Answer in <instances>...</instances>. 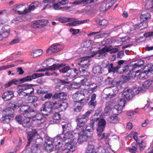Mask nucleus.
I'll return each mask as SVG.
<instances>
[{
  "label": "nucleus",
  "mask_w": 153,
  "mask_h": 153,
  "mask_svg": "<svg viewBox=\"0 0 153 153\" xmlns=\"http://www.w3.org/2000/svg\"><path fill=\"white\" fill-rule=\"evenodd\" d=\"M44 75V74H42L36 73L32 74L31 76H28L21 79L20 81L22 82H25L30 81L32 79H35L40 77L43 76Z\"/></svg>",
  "instance_id": "15"
},
{
  "label": "nucleus",
  "mask_w": 153,
  "mask_h": 153,
  "mask_svg": "<svg viewBox=\"0 0 153 153\" xmlns=\"http://www.w3.org/2000/svg\"><path fill=\"white\" fill-rule=\"evenodd\" d=\"M22 114L26 118L32 119L33 114L31 112L29 109L25 110L22 112Z\"/></svg>",
  "instance_id": "32"
},
{
  "label": "nucleus",
  "mask_w": 153,
  "mask_h": 153,
  "mask_svg": "<svg viewBox=\"0 0 153 153\" xmlns=\"http://www.w3.org/2000/svg\"><path fill=\"white\" fill-rule=\"evenodd\" d=\"M33 91L34 89L32 86L24 84L20 87L18 92L19 94H20L22 95L26 96H29L30 94H32Z\"/></svg>",
  "instance_id": "5"
},
{
  "label": "nucleus",
  "mask_w": 153,
  "mask_h": 153,
  "mask_svg": "<svg viewBox=\"0 0 153 153\" xmlns=\"http://www.w3.org/2000/svg\"><path fill=\"white\" fill-rule=\"evenodd\" d=\"M58 21L62 23H66L69 22L73 21L74 19L70 18H66L64 17H61L57 19Z\"/></svg>",
  "instance_id": "37"
},
{
  "label": "nucleus",
  "mask_w": 153,
  "mask_h": 153,
  "mask_svg": "<svg viewBox=\"0 0 153 153\" xmlns=\"http://www.w3.org/2000/svg\"><path fill=\"white\" fill-rule=\"evenodd\" d=\"M96 95L95 94H93L91 96V101L89 102L88 104L93 106L94 108L96 105V101L95 100Z\"/></svg>",
  "instance_id": "39"
},
{
  "label": "nucleus",
  "mask_w": 153,
  "mask_h": 153,
  "mask_svg": "<svg viewBox=\"0 0 153 153\" xmlns=\"http://www.w3.org/2000/svg\"><path fill=\"white\" fill-rule=\"evenodd\" d=\"M82 59L78 63V65L82 67L79 68L81 74L82 76H88L89 73L87 72L85 69L90 65L89 60L86 59L85 57L82 58Z\"/></svg>",
  "instance_id": "3"
},
{
  "label": "nucleus",
  "mask_w": 153,
  "mask_h": 153,
  "mask_svg": "<svg viewBox=\"0 0 153 153\" xmlns=\"http://www.w3.org/2000/svg\"><path fill=\"white\" fill-rule=\"evenodd\" d=\"M63 48V46L60 45L53 44L46 50V54L49 55L54 53L57 52L62 50Z\"/></svg>",
  "instance_id": "10"
},
{
  "label": "nucleus",
  "mask_w": 153,
  "mask_h": 153,
  "mask_svg": "<svg viewBox=\"0 0 153 153\" xmlns=\"http://www.w3.org/2000/svg\"><path fill=\"white\" fill-rule=\"evenodd\" d=\"M12 118L7 116L3 115L2 117L0 119V121L3 123H8L10 121Z\"/></svg>",
  "instance_id": "40"
},
{
  "label": "nucleus",
  "mask_w": 153,
  "mask_h": 153,
  "mask_svg": "<svg viewBox=\"0 0 153 153\" xmlns=\"http://www.w3.org/2000/svg\"><path fill=\"white\" fill-rule=\"evenodd\" d=\"M152 73V68H150L148 71H145L144 72L140 73L139 75V76L140 79H143L147 78L148 75L147 74L149 73Z\"/></svg>",
  "instance_id": "28"
},
{
  "label": "nucleus",
  "mask_w": 153,
  "mask_h": 153,
  "mask_svg": "<svg viewBox=\"0 0 153 153\" xmlns=\"http://www.w3.org/2000/svg\"><path fill=\"white\" fill-rule=\"evenodd\" d=\"M38 5L39 3L37 2H35L31 4L28 7V9H26V14L30 13L31 11L33 10L38 7Z\"/></svg>",
  "instance_id": "26"
},
{
  "label": "nucleus",
  "mask_w": 153,
  "mask_h": 153,
  "mask_svg": "<svg viewBox=\"0 0 153 153\" xmlns=\"http://www.w3.org/2000/svg\"><path fill=\"white\" fill-rule=\"evenodd\" d=\"M134 95V91L132 90L128 89L122 93V97L126 98L128 100L131 99Z\"/></svg>",
  "instance_id": "17"
},
{
  "label": "nucleus",
  "mask_w": 153,
  "mask_h": 153,
  "mask_svg": "<svg viewBox=\"0 0 153 153\" xmlns=\"http://www.w3.org/2000/svg\"><path fill=\"white\" fill-rule=\"evenodd\" d=\"M30 119L25 118L23 120L22 123V126L24 127H26L29 125L30 120Z\"/></svg>",
  "instance_id": "51"
},
{
  "label": "nucleus",
  "mask_w": 153,
  "mask_h": 153,
  "mask_svg": "<svg viewBox=\"0 0 153 153\" xmlns=\"http://www.w3.org/2000/svg\"><path fill=\"white\" fill-rule=\"evenodd\" d=\"M14 110L13 108H7L5 110H3L2 112L3 115L7 116L12 118L14 117L13 113Z\"/></svg>",
  "instance_id": "23"
},
{
  "label": "nucleus",
  "mask_w": 153,
  "mask_h": 153,
  "mask_svg": "<svg viewBox=\"0 0 153 153\" xmlns=\"http://www.w3.org/2000/svg\"><path fill=\"white\" fill-rule=\"evenodd\" d=\"M25 8L24 5H19L14 6L12 8L13 11L19 14H26V9L22 10Z\"/></svg>",
  "instance_id": "14"
},
{
  "label": "nucleus",
  "mask_w": 153,
  "mask_h": 153,
  "mask_svg": "<svg viewBox=\"0 0 153 153\" xmlns=\"http://www.w3.org/2000/svg\"><path fill=\"white\" fill-rule=\"evenodd\" d=\"M67 95L64 93H59V98L61 100H65L66 99Z\"/></svg>",
  "instance_id": "59"
},
{
  "label": "nucleus",
  "mask_w": 153,
  "mask_h": 153,
  "mask_svg": "<svg viewBox=\"0 0 153 153\" xmlns=\"http://www.w3.org/2000/svg\"><path fill=\"white\" fill-rule=\"evenodd\" d=\"M94 146L89 145L87 147L86 152L91 153H94L95 152V151L94 152Z\"/></svg>",
  "instance_id": "47"
},
{
  "label": "nucleus",
  "mask_w": 153,
  "mask_h": 153,
  "mask_svg": "<svg viewBox=\"0 0 153 153\" xmlns=\"http://www.w3.org/2000/svg\"><path fill=\"white\" fill-rule=\"evenodd\" d=\"M53 121L51 120V123H57L59 122L60 119V115L59 113L55 112L53 113Z\"/></svg>",
  "instance_id": "30"
},
{
  "label": "nucleus",
  "mask_w": 153,
  "mask_h": 153,
  "mask_svg": "<svg viewBox=\"0 0 153 153\" xmlns=\"http://www.w3.org/2000/svg\"><path fill=\"white\" fill-rule=\"evenodd\" d=\"M85 96L83 93H81L80 92L77 91L72 95V98L73 100L76 102H86L85 100Z\"/></svg>",
  "instance_id": "11"
},
{
  "label": "nucleus",
  "mask_w": 153,
  "mask_h": 153,
  "mask_svg": "<svg viewBox=\"0 0 153 153\" xmlns=\"http://www.w3.org/2000/svg\"><path fill=\"white\" fill-rule=\"evenodd\" d=\"M71 125L70 123H65L64 124H62V127L63 129V132L65 135L67 133H69V132H74L71 131L70 130L71 129Z\"/></svg>",
  "instance_id": "27"
},
{
  "label": "nucleus",
  "mask_w": 153,
  "mask_h": 153,
  "mask_svg": "<svg viewBox=\"0 0 153 153\" xmlns=\"http://www.w3.org/2000/svg\"><path fill=\"white\" fill-rule=\"evenodd\" d=\"M48 21L47 20L43 19L35 21L33 25L34 28H39L40 27H43L48 24Z\"/></svg>",
  "instance_id": "18"
},
{
  "label": "nucleus",
  "mask_w": 153,
  "mask_h": 153,
  "mask_svg": "<svg viewBox=\"0 0 153 153\" xmlns=\"http://www.w3.org/2000/svg\"><path fill=\"white\" fill-rule=\"evenodd\" d=\"M10 27L8 25H5L1 29V38L2 39L6 38L10 33Z\"/></svg>",
  "instance_id": "16"
},
{
  "label": "nucleus",
  "mask_w": 153,
  "mask_h": 153,
  "mask_svg": "<svg viewBox=\"0 0 153 153\" xmlns=\"http://www.w3.org/2000/svg\"><path fill=\"white\" fill-rule=\"evenodd\" d=\"M92 71L94 74H100L102 73V68L100 66H96L93 68Z\"/></svg>",
  "instance_id": "34"
},
{
  "label": "nucleus",
  "mask_w": 153,
  "mask_h": 153,
  "mask_svg": "<svg viewBox=\"0 0 153 153\" xmlns=\"http://www.w3.org/2000/svg\"><path fill=\"white\" fill-rule=\"evenodd\" d=\"M108 51V49L106 47H104L97 51H91V54L90 56H88L87 57L90 58L94 56L95 58L97 59L103 58L106 56L107 55V52Z\"/></svg>",
  "instance_id": "6"
},
{
  "label": "nucleus",
  "mask_w": 153,
  "mask_h": 153,
  "mask_svg": "<svg viewBox=\"0 0 153 153\" xmlns=\"http://www.w3.org/2000/svg\"><path fill=\"white\" fill-rule=\"evenodd\" d=\"M26 133L27 134L28 139L27 144L26 146H27L29 145L31 140H36L39 137V136L36 130L35 129H32L31 131H27Z\"/></svg>",
  "instance_id": "9"
},
{
  "label": "nucleus",
  "mask_w": 153,
  "mask_h": 153,
  "mask_svg": "<svg viewBox=\"0 0 153 153\" xmlns=\"http://www.w3.org/2000/svg\"><path fill=\"white\" fill-rule=\"evenodd\" d=\"M65 65L64 64H62L60 65H53L51 66H50V67L47 68V70L53 71L58 69L60 72L63 73L67 72L68 74L70 70V68L68 66L65 67Z\"/></svg>",
  "instance_id": "7"
},
{
  "label": "nucleus",
  "mask_w": 153,
  "mask_h": 153,
  "mask_svg": "<svg viewBox=\"0 0 153 153\" xmlns=\"http://www.w3.org/2000/svg\"><path fill=\"white\" fill-rule=\"evenodd\" d=\"M109 118L110 120H108V121L114 123H117L118 120V117L116 116H111L109 117Z\"/></svg>",
  "instance_id": "49"
},
{
  "label": "nucleus",
  "mask_w": 153,
  "mask_h": 153,
  "mask_svg": "<svg viewBox=\"0 0 153 153\" xmlns=\"http://www.w3.org/2000/svg\"><path fill=\"white\" fill-rule=\"evenodd\" d=\"M16 120L19 123L21 124L22 121V117L20 115H17L15 117Z\"/></svg>",
  "instance_id": "63"
},
{
  "label": "nucleus",
  "mask_w": 153,
  "mask_h": 153,
  "mask_svg": "<svg viewBox=\"0 0 153 153\" xmlns=\"http://www.w3.org/2000/svg\"><path fill=\"white\" fill-rule=\"evenodd\" d=\"M74 19V20L73 21L71 22V23L67 24V25L69 26H74L78 25V24L80 23L79 21H74L75 19Z\"/></svg>",
  "instance_id": "57"
},
{
  "label": "nucleus",
  "mask_w": 153,
  "mask_h": 153,
  "mask_svg": "<svg viewBox=\"0 0 153 153\" xmlns=\"http://www.w3.org/2000/svg\"><path fill=\"white\" fill-rule=\"evenodd\" d=\"M100 10L103 11H106L108 9L105 4H103L100 7Z\"/></svg>",
  "instance_id": "61"
},
{
  "label": "nucleus",
  "mask_w": 153,
  "mask_h": 153,
  "mask_svg": "<svg viewBox=\"0 0 153 153\" xmlns=\"http://www.w3.org/2000/svg\"><path fill=\"white\" fill-rule=\"evenodd\" d=\"M19 81L14 79L9 81L7 83L5 84L4 85V87L6 88H7L10 87L11 85L13 84L16 85L19 84Z\"/></svg>",
  "instance_id": "41"
},
{
  "label": "nucleus",
  "mask_w": 153,
  "mask_h": 153,
  "mask_svg": "<svg viewBox=\"0 0 153 153\" xmlns=\"http://www.w3.org/2000/svg\"><path fill=\"white\" fill-rule=\"evenodd\" d=\"M101 115V114L100 110H97L95 111L94 116V117H96V118H97V119L98 120L99 118H100Z\"/></svg>",
  "instance_id": "56"
},
{
  "label": "nucleus",
  "mask_w": 153,
  "mask_h": 153,
  "mask_svg": "<svg viewBox=\"0 0 153 153\" xmlns=\"http://www.w3.org/2000/svg\"><path fill=\"white\" fill-rule=\"evenodd\" d=\"M145 5L147 9L153 8V4L150 0H148Z\"/></svg>",
  "instance_id": "55"
},
{
  "label": "nucleus",
  "mask_w": 153,
  "mask_h": 153,
  "mask_svg": "<svg viewBox=\"0 0 153 153\" xmlns=\"http://www.w3.org/2000/svg\"><path fill=\"white\" fill-rule=\"evenodd\" d=\"M139 29L140 30L144 29L148 27V24L147 22H141L139 24Z\"/></svg>",
  "instance_id": "46"
},
{
  "label": "nucleus",
  "mask_w": 153,
  "mask_h": 153,
  "mask_svg": "<svg viewBox=\"0 0 153 153\" xmlns=\"http://www.w3.org/2000/svg\"><path fill=\"white\" fill-rule=\"evenodd\" d=\"M97 118H96V117L92 118L91 120L90 123L91 125L93 126L94 128V123L96 122L97 120Z\"/></svg>",
  "instance_id": "62"
},
{
  "label": "nucleus",
  "mask_w": 153,
  "mask_h": 153,
  "mask_svg": "<svg viewBox=\"0 0 153 153\" xmlns=\"http://www.w3.org/2000/svg\"><path fill=\"white\" fill-rule=\"evenodd\" d=\"M113 41L115 42L118 44V45H117L118 46H120L122 45L123 42L122 41V38H116L113 40Z\"/></svg>",
  "instance_id": "60"
},
{
  "label": "nucleus",
  "mask_w": 153,
  "mask_h": 153,
  "mask_svg": "<svg viewBox=\"0 0 153 153\" xmlns=\"http://www.w3.org/2000/svg\"><path fill=\"white\" fill-rule=\"evenodd\" d=\"M86 127L85 128L86 130H85V131H86V132L88 133V135H91L90 136H89L87 138V139L89 137L92 135V134L91 132H90V131H91L92 130H93L94 129V128L93 126H92L90 124H88L87 125Z\"/></svg>",
  "instance_id": "36"
},
{
  "label": "nucleus",
  "mask_w": 153,
  "mask_h": 153,
  "mask_svg": "<svg viewBox=\"0 0 153 153\" xmlns=\"http://www.w3.org/2000/svg\"><path fill=\"white\" fill-rule=\"evenodd\" d=\"M102 132L97 131V133L98 137L100 139H106L108 137V134L107 133L102 134Z\"/></svg>",
  "instance_id": "45"
},
{
  "label": "nucleus",
  "mask_w": 153,
  "mask_h": 153,
  "mask_svg": "<svg viewBox=\"0 0 153 153\" xmlns=\"http://www.w3.org/2000/svg\"><path fill=\"white\" fill-rule=\"evenodd\" d=\"M53 107L52 102H47L42 105L41 110L44 112L46 113L47 115L52 111Z\"/></svg>",
  "instance_id": "13"
},
{
  "label": "nucleus",
  "mask_w": 153,
  "mask_h": 153,
  "mask_svg": "<svg viewBox=\"0 0 153 153\" xmlns=\"http://www.w3.org/2000/svg\"><path fill=\"white\" fill-rule=\"evenodd\" d=\"M16 66V65L13 64L2 66L0 67V71L3 70H6L11 68L14 67Z\"/></svg>",
  "instance_id": "53"
},
{
  "label": "nucleus",
  "mask_w": 153,
  "mask_h": 153,
  "mask_svg": "<svg viewBox=\"0 0 153 153\" xmlns=\"http://www.w3.org/2000/svg\"><path fill=\"white\" fill-rule=\"evenodd\" d=\"M151 18V15L150 13H146L142 14L140 16V21L141 22H146L147 20L150 19Z\"/></svg>",
  "instance_id": "31"
},
{
  "label": "nucleus",
  "mask_w": 153,
  "mask_h": 153,
  "mask_svg": "<svg viewBox=\"0 0 153 153\" xmlns=\"http://www.w3.org/2000/svg\"><path fill=\"white\" fill-rule=\"evenodd\" d=\"M93 112V110H91L87 111L84 114L82 115V117L88 120L89 116Z\"/></svg>",
  "instance_id": "52"
},
{
  "label": "nucleus",
  "mask_w": 153,
  "mask_h": 153,
  "mask_svg": "<svg viewBox=\"0 0 153 153\" xmlns=\"http://www.w3.org/2000/svg\"><path fill=\"white\" fill-rule=\"evenodd\" d=\"M106 125V122L105 120L102 118L99 120L97 128V131L102 132Z\"/></svg>",
  "instance_id": "19"
},
{
  "label": "nucleus",
  "mask_w": 153,
  "mask_h": 153,
  "mask_svg": "<svg viewBox=\"0 0 153 153\" xmlns=\"http://www.w3.org/2000/svg\"><path fill=\"white\" fill-rule=\"evenodd\" d=\"M56 0H43L42 3L43 4H46L44 5L42 10H44L46 9H50L53 8L55 10H59L60 9V5L57 3H55V1Z\"/></svg>",
  "instance_id": "4"
},
{
  "label": "nucleus",
  "mask_w": 153,
  "mask_h": 153,
  "mask_svg": "<svg viewBox=\"0 0 153 153\" xmlns=\"http://www.w3.org/2000/svg\"><path fill=\"white\" fill-rule=\"evenodd\" d=\"M45 149L48 152H51L53 149V146L51 141L46 139L44 144Z\"/></svg>",
  "instance_id": "21"
},
{
  "label": "nucleus",
  "mask_w": 153,
  "mask_h": 153,
  "mask_svg": "<svg viewBox=\"0 0 153 153\" xmlns=\"http://www.w3.org/2000/svg\"><path fill=\"white\" fill-rule=\"evenodd\" d=\"M52 104L53 109L56 108H61L62 109V110L63 109H65L68 106L67 104L66 103H63L64 105H62V104L59 103V102H52Z\"/></svg>",
  "instance_id": "24"
},
{
  "label": "nucleus",
  "mask_w": 153,
  "mask_h": 153,
  "mask_svg": "<svg viewBox=\"0 0 153 153\" xmlns=\"http://www.w3.org/2000/svg\"><path fill=\"white\" fill-rule=\"evenodd\" d=\"M42 53V51L40 49H34L33 50L31 56L33 57H36L41 55Z\"/></svg>",
  "instance_id": "35"
},
{
  "label": "nucleus",
  "mask_w": 153,
  "mask_h": 153,
  "mask_svg": "<svg viewBox=\"0 0 153 153\" xmlns=\"http://www.w3.org/2000/svg\"><path fill=\"white\" fill-rule=\"evenodd\" d=\"M126 101L125 99H120L119 102V104L118 105H120V106H121L122 107H123L125 106V104L126 103Z\"/></svg>",
  "instance_id": "64"
},
{
  "label": "nucleus",
  "mask_w": 153,
  "mask_h": 153,
  "mask_svg": "<svg viewBox=\"0 0 153 153\" xmlns=\"http://www.w3.org/2000/svg\"><path fill=\"white\" fill-rule=\"evenodd\" d=\"M14 96L13 91H8L4 92L2 96V99L5 101L10 100Z\"/></svg>",
  "instance_id": "20"
},
{
  "label": "nucleus",
  "mask_w": 153,
  "mask_h": 153,
  "mask_svg": "<svg viewBox=\"0 0 153 153\" xmlns=\"http://www.w3.org/2000/svg\"><path fill=\"white\" fill-rule=\"evenodd\" d=\"M123 107L120 105H117L114 106L113 110V112L115 115H118L120 114L122 112Z\"/></svg>",
  "instance_id": "29"
},
{
  "label": "nucleus",
  "mask_w": 153,
  "mask_h": 153,
  "mask_svg": "<svg viewBox=\"0 0 153 153\" xmlns=\"http://www.w3.org/2000/svg\"><path fill=\"white\" fill-rule=\"evenodd\" d=\"M78 73V71L76 69H70L68 72V76L72 78H74L77 75Z\"/></svg>",
  "instance_id": "33"
},
{
  "label": "nucleus",
  "mask_w": 153,
  "mask_h": 153,
  "mask_svg": "<svg viewBox=\"0 0 153 153\" xmlns=\"http://www.w3.org/2000/svg\"><path fill=\"white\" fill-rule=\"evenodd\" d=\"M85 102H80V105L77 106L74 109L75 111L77 112L79 111L82 108L83 105H84Z\"/></svg>",
  "instance_id": "58"
},
{
  "label": "nucleus",
  "mask_w": 153,
  "mask_h": 153,
  "mask_svg": "<svg viewBox=\"0 0 153 153\" xmlns=\"http://www.w3.org/2000/svg\"><path fill=\"white\" fill-rule=\"evenodd\" d=\"M137 134L138 133L137 132H132L128 137H126V139L127 140H128L129 138H131L132 136L133 138L136 141L137 143H139L138 138L137 136Z\"/></svg>",
  "instance_id": "38"
},
{
  "label": "nucleus",
  "mask_w": 153,
  "mask_h": 153,
  "mask_svg": "<svg viewBox=\"0 0 153 153\" xmlns=\"http://www.w3.org/2000/svg\"><path fill=\"white\" fill-rule=\"evenodd\" d=\"M62 134L61 135H57L55 138L53 140V143L56 146V149L57 150L61 149L62 147V141H67L66 144L64 146V148H62V150L65 152V153H69L70 152L72 153L75 150V147L74 144H72V143L75 142L76 143V142H78L80 144L82 143L83 142L80 143L77 140L78 137L77 138L74 137V135L70 137V134L69 135L65 136V135Z\"/></svg>",
  "instance_id": "1"
},
{
  "label": "nucleus",
  "mask_w": 153,
  "mask_h": 153,
  "mask_svg": "<svg viewBox=\"0 0 153 153\" xmlns=\"http://www.w3.org/2000/svg\"><path fill=\"white\" fill-rule=\"evenodd\" d=\"M86 83L88 84V85H89V87L88 88V91H91L92 92H93L94 91V89H96L97 88V85L94 83H93L92 84H88V82L86 81Z\"/></svg>",
  "instance_id": "48"
},
{
  "label": "nucleus",
  "mask_w": 153,
  "mask_h": 153,
  "mask_svg": "<svg viewBox=\"0 0 153 153\" xmlns=\"http://www.w3.org/2000/svg\"><path fill=\"white\" fill-rule=\"evenodd\" d=\"M152 81L150 80H147L144 82L143 84V86L145 88H148L152 84Z\"/></svg>",
  "instance_id": "50"
},
{
  "label": "nucleus",
  "mask_w": 153,
  "mask_h": 153,
  "mask_svg": "<svg viewBox=\"0 0 153 153\" xmlns=\"http://www.w3.org/2000/svg\"><path fill=\"white\" fill-rule=\"evenodd\" d=\"M52 81L54 82H58L61 83L62 84H68L70 83V82L69 81L65 80H62L58 79H52Z\"/></svg>",
  "instance_id": "54"
},
{
  "label": "nucleus",
  "mask_w": 153,
  "mask_h": 153,
  "mask_svg": "<svg viewBox=\"0 0 153 153\" xmlns=\"http://www.w3.org/2000/svg\"><path fill=\"white\" fill-rule=\"evenodd\" d=\"M93 41L92 40H87L82 44V47L85 48H88L90 47L91 45L93 44Z\"/></svg>",
  "instance_id": "42"
},
{
  "label": "nucleus",
  "mask_w": 153,
  "mask_h": 153,
  "mask_svg": "<svg viewBox=\"0 0 153 153\" xmlns=\"http://www.w3.org/2000/svg\"><path fill=\"white\" fill-rule=\"evenodd\" d=\"M32 120L35 121L37 125H39L44 123L46 120V118L44 114L42 113H37L33 114Z\"/></svg>",
  "instance_id": "8"
},
{
  "label": "nucleus",
  "mask_w": 153,
  "mask_h": 153,
  "mask_svg": "<svg viewBox=\"0 0 153 153\" xmlns=\"http://www.w3.org/2000/svg\"><path fill=\"white\" fill-rule=\"evenodd\" d=\"M87 121L86 120L82 117V115L78 117L76 119L78 125L76 129L74 132H69L67 133L65 136L68 135L70 134L69 136L71 137L73 135H74V137L76 138L78 137L77 140L80 143L86 140L88 137L91 135L89 136L87 134L86 131H85L84 129L82 127L85 125Z\"/></svg>",
  "instance_id": "2"
},
{
  "label": "nucleus",
  "mask_w": 153,
  "mask_h": 153,
  "mask_svg": "<svg viewBox=\"0 0 153 153\" xmlns=\"http://www.w3.org/2000/svg\"><path fill=\"white\" fill-rule=\"evenodd\" d=\"M81 78H78L77 79H80V82H76L74 83V84L72 85V88H78L79 87V85L81 84H85V85H88V84L86 83V81H87L88 79L87 78H85L84 79H81Z\"/></svg>",
  "instance_id": "22"
},
{
  "label": "nucleus",
  "mask_w": 153,
  "mask_h": 153,
  "mask_svg": "<svg viewBox=\"0 0 153 153\" xmlns=\"http://www.w3.org/2000/svg\"><path fill=\"white\" fill-rule=\"evenodd\" d=\"M38 98L35 96H29L27 99V101L28 103L34 102L37 101Z\"/></svg>",
  "instance_id": "44"
},
{
  "label": "nucleus",
  "mask_w": 153,
  "mask_h": 153,
  "mask_svg": "<svg viewBox=\"0 0 153 153\" xmlns=\"http://www.w3.org/2000/svg\"><path fill=\"white\" fill-rule=\"evenodd\" d=\"M122 70L123 71H120V73H126L127 72H128V74L127 75H123L120 78V82L124 83L129 80L132 77V76L131 74V72H132V71H130L128 70L127 69L123 68L122 69H120V70Z\"/></svg>",
  "instance_id": "12"
},
{
  "label": "nucleus",
  "mask_w": 153,
  "mask_h": 153,
  "mask_svg": "<svg viewBox=\"0 0 153 153\" xmlns=\"http://www.w3.org/2000/svg\"><path fill=\"white\" fill-rule=\"evenodd\" d=\"M112 109V105L110 102H108L106 105V107L103 113L104 116H107L109 114Z\"/></svg>",
  "instance_id": "25"
},
{
  "label": "nucleus",
  "mask_w": 153,
  "mask_h": 153,
  "mask_svg": "<svg viewBox=\"0 0 153 153\" xmlns=\"http://www.w3.org/2000/svg\"><path fill=\"white\" fill-rule=\"evenodd\" d=\"M137 144H139V148L140 149V152H141L145 149L146 146V143L144 140L141 141V142Z\"/></svg>",
  "instance_id": "43"
}]
</instances>
